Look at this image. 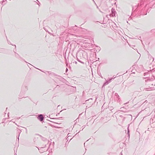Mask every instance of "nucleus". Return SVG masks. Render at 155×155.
Here are the masks:
<instances>
[{
	"mask_svg": "<svg viewBox=\"0 0 155 155\" xmlns=\"http://www.w3.org/2000/svg\"><path fill=\"white\" fill-rule=\"evenodd\" d=\"M69 135V134H68V135Z\"/></svg>",
	"mask_w": 155,
	"mask_h": 155,
	"instance_id": "obj_35",
	"label": "nucleus"
},
{
	"mask_svg": "<svg viewBox=\"0 0 155 155\" xmlns=\"http://www.w3.org/2000/svg\"><path fill=\"white\" fill-rule=\"evenodd\" d=\"M146 4V7L150 8H153L155 7V0H148Z\"/></svg>",
	"mask_w": 155,
	"mask_h": 155,
	"instance_id": "obj_1",
	"label": "nucleus"
},
{
	"mask_svg": "<svg viewBox=\"0 0 155 155\" xmlns=\"http://www.w3.org/2000/svg\"><path fill=\"white\" fill-rule=\"evenodd\" d=\"M85 53V52H82L81 54V53H80V55H81V54L83 55V54Z\"/></svg>",
	"mask_w": 155,
	"mask_h": 155,
	"instance_id": "obj_16",
	"label": "nucleus"
},
{
	"mask_svg": "<svg viewBox=\"0 0 155 155\" xmlns=\"http://www.w3.org/2000/svg\"><path fill=\"white\" fill-rule=\"evenodd\" d=\"M7 2V0H3V1H2V5H3V6Z\"/></svg>",
	"mask_w": 155,
	"mask_h": 155,
	"instance_id": "obj_8",
	"label": "nucleus"
},
{
	"mask_svg": "<svg viewBox=\"0 0 155 155\" xmlns=\"http://www.w3.org/2000/svg\"><path fill=\"white\" fill-rule=\"evenodd\" d=\"M92 103H91L90 104V107H91V106H92Z\"/></svg>",
	"mask_w": 155,
	"mask_h": 155,
	"instance_id": "obj_21",
	"label": "nucleus"
},
{
	"mask_svg": "<svg viewBox=\"0 0 155 155\" xmlns=\"http://www.w3.org/2000/svg\"><path fill=\"white\" fill-rule=\"evenodd\" d=\"M29 64L31 65V66H33L32 65H31V64Z\"/></svg>",
	"mask_w": 155,
	"mask_h": 155,
	"instance_id": "obj_26",
	"label": "nucleus"
},
{
	"mask_svg": "<svg viewBox=\"0 0 155 155\" xmlns=\"http://www.w3.org/2000/svg\"><path fill=\"white\" fill-rule=\"evenodd\" d=\"M128 128H129V127H128L127 128V134H128V136L129 137V136H130V134H129L130 130H129Z\"/></svg>",
	"mask_w": 155,
	"mask_h": 155,
	"instance_id": "obj_12",
	"label": "nucleus"
},
{
	"mask_svg": "<svg viewBox=\"0 0 155 155\" xmlns=\"http://www.w3.org/2000/svg\"><path fill=\"white\" fill-rule=\"evenodd\" d=\"M97 74H98L101 77V78H103V77L102 76H101V73H100V71H98V70L97 71Z\"/></svg>",
	"mask_w": 155,
	"mask_h": 155,
	"instance_id": "obj_9",
	"label": "nucleus"
},
{
	"mask_svg": "<svg viewBox=\"0 0 155 155\" xmlns=\"http://www.w3.org/2000/svg\"><path fill=\"white\" fill-rule=\"evenodd\" d=\"M109 82H108V81H107L105 82L103 85V86H105L109 84Z\"/></svg>",
	"mask_w": 155,
	"mask_h": 155,
	"instance_id": "obj_10",
	"label": "nucleus"
},
{
	"mask_svg": "<svg viewBox=\"0 0 155 155\" xmlns=\"http://www.w3.org/2000/svg\"><path fill=\"white\" fill-rule=\"evenodd\" d=\"M14 52H15V56H16L17 55H18V56L19 55H18V54L17 53H16V52H15V51H14Z\"/></svg>",
	"mask_w": 155,
	"mask_h": 155,
	"instance_id": "obj_15",
	"label": "nucleus"
},
{
	"mask_svg": "<svg viewBox=\"0 0 155 155\" xmlns=\"http://www.w3.org/2000/svg\"><path fill=\"white\" fill-rule=\"evenodd\" d=\"M69 136H70V135H68V138L69 137Z\"/></svg>",
	"mask_w": 155,
	"mask_h": 155,
	"instance_id": "obj_29",
	"label": "nucleus"
},
{
	"mask_svg": "<svg viewBox=\"0 0 155 155\" xmlns=\"http://www.w3.org/2000/svg\"><path fill=\"white\" fill-rule=\"evenodd\" d=\"M8 114H9V113H8Z\"/></svg>",
	"mask_w": 155,
	"mask_h": 155,
	"instance_id": "obj_38",
	"label": "nucleus"
},
{
	"mask_svg": "<svg viewBox=\"0 0 155 155\" xmlns=\"http://www.w3.org/2000/svg\"><path fill=\"white\" fill-rule=\"evenodd\" d=\"M154 60V59L153 58H152V57H151L150 60L151 61H152L153 64L155 63V61L154 62H153ZM152 64V63L151 64ZM153 64V65L152 66V67L153 68H155V65H154Z\"/></svg>",
	"mask_w": 155,
	"mask_h": 155,
	"instance_id": "obj_7",
	"label": "nucleus"
},
{
	"mask_svg": "<svg viewBox=\"0 0 155 155\" xmlns=\"http://www.w3.org/2000/svg\"><path fill=\"white\" fill-rule=\"evenodd\" d=\"M146 73H147L146 72L144 73V75H145V74H146Z\"/></svg>",
	"mask_w": 155,
	"mask_h": 155,
	"instance_id": "obj_27",
	"label": "nucleus"
},
{
	"mask_svg": "<svg viewBox=\"0 0 155 155\" xmlns=\"http://www.w3.org/2000/svg\"><path fill=\"white\" fill-rule=\"evenodd\" d=\"M116 78V77H114V76L113 77L112 79H114Z\"/></svg>",
	"mask_w": 155,
	"mask_h": 155,
	"instance_id": "obj_20",
	"label": "nucleus"
},
{
	"mask_svg": "<svg viewBox=\"0 0 155 155\" xmlns=\"http://www.w3.org/2000/svg\"><path fill=\"white\" fill-rule=\"evenodd\" d=\"M149 68H151V66H150V67H149Z\"/></svg>",
	"mask_w": 155,
	"mask_h": 155,
	"instance_id": "obj_32",
	"label": "nucleus"
},
{
	"mask_svg": "<svg viewBox=\"0 0 155 155\" xmlns=\"http://www.w3.org/2000/svg\"><path fill=\"white\" fill-rule=\"evenodd\" d=\"M135 67H136V65H133V66H132L133 68H135Z\"/></svg>",
	"mask_w": 155,
	"mask_h": 155,
	"instance_id": "obj_19",
	"label": "nucleus"
},
{
	"mask_svg": "<svg viewBox=\"0 0 155 155\" xmlns=\"http://www.w3.org/2000/svg\"><path fill=\"white\" fill-rule=\"evenodd\" d=\"M38 119L39 120L41 121L43 120L44 119V117L42 114H40L37 117Z\"/></svg>",
	"mask_w": 155,
	"mask_h": 155,
	"instance_id": "obj_4",
	"label": "nucleus"
},
{
	"mask_svg": "<svg viewBox=\"0 0 155 155\" xmlns=\"http://www.w3.org/2000/svg\"><path fill=\"white\" fill-rule=\"evenodd\" d=\"M92 100V99H90L89 100H86V102L87 101L90 100Z\"/></svg>",
	"mask_w": 155,
	"mask_h": 155,
	"instance_id": "obj_22",
	"label": "nucleus"
},
{
	"mask_svg": "<svg viewBox=\"0 0 155 155\" xmlns=\"http://www.w3.org/2000/svg\"><path fill=\"white\" fill-rule=\"evenodd\" d=\"M34 68H36V67H34Z\"/></svg>",
	"mask_w": 155,
	"mask_h": 155,
	"instance_id": "obj_39",
	"label": "nucleus"
},
{
	"mask_svg": "<svg viewBox=\"0 0 155 155\" xmlns=\"http://www.w3.org/2000/svg\"><path fill=\"white\" fill-rule=\"evenodd\" d=\"M14 46L15 47V49L16 50V46L15 45H14Z\"/></svg>",
	"mask_w": 155,
	"mask_h": 155,
	"instance_id": "obj_23",
	"label": "nucleus"
},
{
	"mask_svg": "<svg viewBox=\"0 0 155 155\" xmlns=\"http://www.w3.org/2000/svg\"><path fill=\"white\" fill-rule=\"evenodd\" d=\"M77 60L79 62H81V63L83 64H84V62L82 61V59H81V58H80V59L79 58L78 55L77 56Z\"/></svg>",
	"mask_w": 155,
	"mask_h": 155,
	"instance_id": "obj_6",
	"label": "nucleus"
},
{
	"mask_svg": "<svg viewBox=\"0 0 155 155\" xmlns=\"http://www.w3.org/2000/svg\"><path fill=\"white\" fill-rule=\"evenodd\" d=\"M111 14L110 15L112 17L115 16L116 14L117 13L116 12L115 10V9L114 8H112L111 9Z\"/></svg>",
	"mask_w": 155,
	"mask_h": 155,
	"instance_id": "obj_3",
	"label": "nucleus"
},
{
	"mask_svg": "<svg viewBox=\"0 0 155 155\" xmlns=\"http://www.w3.org/2000/svg\"><path fill=\"white\" fill-rule=\"evenodd\" d=\"M144 9H142V11H141L140 13V15H145L147 14V12L149 9H147L148 7H146V5L145 7H144Z\"/></svg>",
	"mask_w": 155,
	"mask_h": 155,
	"instance_id": "obj_2",
	"label": "nucleus"
},
{
	"mask_svg": "<svg viewBox=\"0 0 155 155\" xmlns=\"http://www.w3.org/2000/svg\"><path fill=\"white\" fill-rule=\"evenodd\" d=\"M154 68H153L152 70H150L149 71H150L151 72H153V71Z\"/></svg>",
	"mask_w": 155,
	"mask_h": 155,
	"instance_id": "obj_18",
	"label": "nucleus"
},
{
	"mask_svg": "<svg viewBox=\"0 0 155 155\" xmlns=\"http://www.w3.org/2000/svg\"><path fill=\"white\" fill-rule=\"evenodd\" d=\"M8 43L9 44H10V45H12V43H11L10 42V41H8Z\"/></svg>",
	"mask_w": 155,
	"mask_h": 155,
	"instance_id": "obj_14",
	"label": "nucleus"
},
{
	"mask_svg": "<svg viewBox=\"0 0 155 155\" xmlns=\"http://www.w3.org/2000/svg\"><path fill=\"white\" fill-rule=\"evenodd\" d=\"M21 132V131L20 130H19L18 132V133Z\"/></svg>",
	"mask_w": 155,
	"mask_h": 155,
	"instance_id": "obj_25",
	"label": "nucleus"
},
{
	"mask_svg": "<svg viewBox=\"0 0 155 155\" xmlns=\"http://www.w3.org/2000/svg\"><path fill=\"white\" fill-rule=\"evenodd\" d=\"M37 1H38V0H36Z\"/></svg>",
	"mask_w": 155,
	"mask_h": 155,
	"instance_id": "obj_40",
	"label": "nucleus"
},
{
	"mask_svg": "<svg viewBox=\"0 0 155 155\" xmlns=\"http://www.w3.org/2000/svg\"><path fill=\"white\" fill-rule=\"evenodd\" d=\"M144 90H145V91H150V88H145L144 89Z\"/></svg>",
	"mask_w": 155,
	"mask_h": 155,
	"instance_id": "obj_11",
	"label": "nucleus"
},
{
	"mask_svg": "<svg viewBox=\"0 0 155 155\" xmlns=\"http://www.w3.org/2000/svg\"><path fill=\"white\" fill-rule=\"evenodd\" d=\"M112 79V78H111V79H110L109 80V81H108V82H109V83L111 81V80Z\"/></svg>",
	"mask_w": 155,
	"mask_h": 155,
	"instance_id": "obj_17",
	"label": "nucleus"
},
{
	"mask_svg": "<svg viewBox=\"0 0 155 155\" xmlns=\"http://www.w3.org/2000/svg\"><path fill=\"white\" fill-rule=\"evenodd\" d=\"M1 52H2V51L1 50H0V53H1Z\"/></svg>",
	"mask_w": 155,
	"mask_h": 155,
	"instance_id": "obj_31",
	"label": "nucleus"
},
{
	"mask_svg": "<svg viewBox=\"0 0 155 155\" xmlns=\"http://www.w3.org/2000/svg\"><path fill=\"white\" fill-rule=\"evenodd\" d=\"M100 50V49H99V50Z\"/></svg>",
	"mask_w": 155,
	"mask_h": 155,
	"instance_id": "obj_37",
	"label": "nucleus"
},
{
	"mask_svg": "<svg viewBox=\"0 0 155 155\" xmlns=\"http://www.w3.org/2000/svg\"><path fill=\"white\" fill-rule=\"evenodd\" d=\"M139 38H141V37H140Z\"/></svg>",
	"mask_w": 155,
	"mask_h": 155,
	"instance_id": "obj_30",
	"label": "nucleus"
},
{
	"mask_svg": "<svg viewBox=\"0 0 155 155\" xmlns=\"http://www.w3.org/2000/svg\"><path fill=\"white\" fill-rule=\"evenodd\" d=\"M19 135L18 137H19ZM18 140H19V137H18Z\"/></svg>",
	"mask_w": 155,
	"mask_h": 155,
	"instance_id": "obj_28",
	"label": "nucleus"
},
{
	"mask_svg": "<svg viewBox=\"0 0 155 155\" xmlns=\"http://www.w3.org/2000/svg\"><path fill=\"white\" fill-rule=\"evenodd\" d=\"M28 67L30 68V67L28 65Z\"/></svg>",
	"mask_w": 155,
	"mask_h": 155,
	"instance_id": "obj_34",
	"label": "nucleus"
},
{
	"mask_svg": "<svg viewBox=\"0 0 155 155\" xmlns=\"http://www.w3.org/2000/svg\"><path fill=\"white\" fill-rule=\"evenodd\" d=\"M145 0H142L141 1V2H140V3H138V7H140V6H141L142 5H143V6H144V7H145L146 5H144V1Z\"/></svg>",
	"mask_w": 155,
	"mask_h": 155,
	"instance_id": "obj_5",
	"label": "nucleus"
},
{
	"mask_svg": "<svg viewBox=\"0 0 155 155\" xmlns=\"http://www.w3.org/2000/svg\"><path fill=\"white\" fill-rule=\"evenodd\" d=\"M68 70V68H66V72Z\"/></svg>",
	"mask_w": 155,
	"mask_h": 155,
	"instance_id": "obj_24",
	"label": "nucleus"
},
{
	"mask_svg": "<svg viewBox=\"0 0 155 155\" xmlns=\"http://www.w3.org/2000/svg\"><path fill=\"white\" fill-rule=\"evenodd\" d=\"M92 0L94 2H95L94 1V0Z\"/></svg>",
	"mask_w": 155,
	"mask_h": 155,
	"instance_id": "obj_33",
	"label": "nucleus"
},
{
	"mask_svg": "<svg viewBox=\"0 0 155 155\" xmlns=\"http://www.w3.org/2000/svg\"><path fill=\"white\" fill-rule=\"evenodd\" d=\"M111 16L110 14L109 15H106V17L108 18V20H109V17H111Z\"/></svg>",
	"mask_w": 155,
	"mask_h": 155,
	"instance_id": "obj_13",
	"label": "nucleus"
},
{
	"mask_svg": "<svg viewBox=\"0 0 155 155\" xmlns=\"http://www.w3.org/2000/svg\"><path fill=\"white\" fill-rule=\"evenodd\" d=\"M15 155H16V153H15Z\"/></svg>",
	"mask_w": 155,
	"mask_h": 155,
	"instance_id": "obj_36",
	"label": "nucleus"
}]
</instances>
